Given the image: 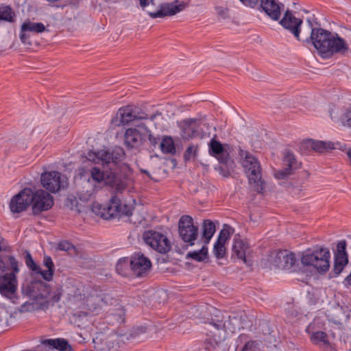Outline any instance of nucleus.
Instances as JSON below:
<instances>
[{
  "label": "nucleus",
  "mask_w": 351,
  "mask_h": 351,
  "mask_svg": "<svg viewBox=\"0 0 351 351\" xmlns=\"http://www.w3.org/2000/svg\"><path fill=\"white\" fill-rule=\"evenodd\" d=\"M129 265L130 264L128 258L125 257L120 258L116 265V271L119 274L123 276H127L126 270Z\"/></svg>",
  "instance_id": "obj_36"
},
{
  "label": "nucleus",
  "mask_w": 351,
  "mask_h": 351,
  "mask_svg": "<svg viewBox=\"0 0 351 351\" xmlns=\"http://www.w3.org/2000/svg\"><path fill=\"white\" fill-rule=\"evenodd\" d=\"M350 351H351V350Z\"/></svg>",
  "instance_id": "obj_62"
},
{
  "label": "nucleus",
  "mask_w": 351,
  "mask_h": 351,
  "mask_svg": "<svg viewBox=\"0 0 351 351\" xmlns=\"http://www.w3.org/2000/svg\"><path fill=\"white\" fill-rule=\"evenodd\" d=\"M259 10L263 11L274 21H279L284 4L277 0H259Z\"/></svg>",
  "instance_id": "obj_18"
},
{
  "label": "nucleus",
  "mask_w": 351,
  "mask_h": 351,
  "mask_svg": "<svg viewBox=\"0 0 351 351\" xmlns=\"http://www.w3.org/2000/svg\"><path fill=\"white\" fill-rule=\"evenodd\" d=\"M71 204L73 205V202L77 203V201L75 198H73V199H71Z\"/></svg>",
  "instance_id": "obj_59"
},
{
  "label": "nucleus",
  "mask_w": 351,
  "mask_h": 351,
  "mask_svg": "<svg viewBox=\"0 0 351 351\" xmlns=\"http://www.w3.org/2000/svg\"><path fill=\"white\" fill-rule=\"evenodd\" d=\"M157 116V114H152V115H148V119H151L152 121L154 120L156 117Z\"/></svg>",
  "instance_id": "obj_57"
},
{
  "label": "nucleus",
  "mask_w": 351,
  "mask_h": 351,
  "mask_svg": "<svg viewBox=\"0 0 351 351\" xmlns=\"http://www.w3.org/2000/svg\"><path fill=\"white\" fill-rule=\"evenodd\" d=\"M145 141V134L135 128H130L125 131L123 144L128 150L139 151Z\"/></svg>",
  "instance_id": "obj_14"
},
{
  "label": "nucleus",
  "mask_w": 351,
  "mask_h": 351,
  "mask_svg": "<svg viewBox=\"0 0 351 351\" xmlns=\"http://www.w3.org/2000/svg\"><path fill=\"white\" fill-rule=\"evenodd\" d=\"M226 318V315H224L221 311L215 308L212 313L210 324L213 326L217 330H223Z\"/></svg>",
  "instance_id": "obj_28"
},
{
  "label": "nucleus",
  "mask_w": 351,
  "mask_h": 351,
  "mask_svg": "<svg viewBox=\"0 0 351 351\" xmlns=\"http://www.w3.org/2000/svg\"><path fill=\"white\" fill-rule=\"evenodd\" d=\"M313 140L306 139L300 145V151L302 154H308L313 151Z\"/></svg>",
  "instance_id": "obj_37"
},
{
  "label": "nucleus",
  "mask_w": 351,
  "mask_h": 351,
  "mask_svg": "<svg viewBox=\"0 0 351 351\" xmlns=\"http://www.w3.org/2000/svg\"><path fill=\"white\" fill-rule=\"evenodd\" d=\"M134 121L133 106H127L121 108L111 120V125L114 127L128 124Z\"/></svg>",
  "instance_id": "obj_21"
},
{
  "label": "nucleus",
  "mask_w": 351,
  "mask_h": 351,
  "mask_svg": "<svg viewBox=\"0 0 351 351\" xmlns=\"http://www.w3.org/2000/svg\"><path fill=\"white\" fill-rule=\"evenodd\" d=\"M241 328L242 326L240 318L236 315H226L224 330L233 333Z\"/></svg>",
  "instance_id": "obj_30"
},
{
  "label": "nucleus",
  "mask_w": 351,
  "mask_h": 351,
  "mask_svg": "<svg viewBox=\"0 0 351 351\" xmlns=\"http://www.w3.org/2000/svg\"><path fill=\"white\" fill-rule=\"evenodd\" d=\"M97 162H101L103 166H106L111 171L118 169L120 171H130V166L123 162L125 158V152L121 147H114L112 149H101L95 153Z\"/></svg>",
  "instance_id": "obj_7"
},
{
  "label": "nucleus",
  "mask_w": 351,
  "mask_h": 351,
  "mask_svg": "<svg viewBox=\"0 0 351 351\" xmlns=\"http://www.w3.org/2000/svg\"><path fill=\"white\" fill-rule=\"evenodd\" d=\"M40 182L43 187L51 193L58 192L67 185L66 177L56 171L43 173Z\"/></svg>",
  "instance_id": "obj_12"
},
{
  "label": "nucleus",
  "mask_w": 351,
  "mask_h": 351,
  "mask_svg": "<svg viewBox=\"0 0 351 351\" xmlns=\"http://www.w3.org/2000/svg\"><path fill=\"white\" fill-rule=\"evenodd\" d=\"M330 258V252L328 247L316 245L302 252L301 263L304 266L313 267L322 274L329 269Z\"/></svg>",
  "instance_id": "obj_6"
},
{
  "label": "nucleus",
  "mask_w": 351,
  "mask_h": 351,
  "mask_svg": "<svg viewBox=\"0 0 351 351\" xmlns=\"http://www.w3.org/2000/svg\"><path fill=\"white\" fill-rule=\"evenodd\" d=\"M249 249V245L247 242L241 239H234V244L232 246V252L234 255L245 263H246V252Z\"/></svg>",
  "instance_id": "obj_26"
},
{
  "label": "nucleus",
  "mask_w": 351,
  "mask_h": 351,
  "mask_svg": "<svg viewBox=\"0 0 351 351\" xmlns=\"http://www.w3.org/2000/svg\"><path fill=\"white\" fill-rule=\"evenodd\" d=\"M129 264L133 274L137 277L146 276L152 267L149 258L141 252L134 254L129 258Z\"/></svg>",
  "instance_id": "obj_13"
},
{
  "label": "nucleus",
  "mask_w": 351,
  "mask_h": 351,
  "mask_svg": "<svg viewBox=\"0 0 351 351\" xmlns=\"http://www.w3.org/2000/svg\"><path fill=\"white\" fill-rule=\"evenodd\" d=\"M42 344L49 349H56L59 351H73L69 341L63 338L45 339L42 341Z\"/></svg>",
  "instance_id": "obj_23"
},
{
  "label": "nucleus",
  "mask_w": 351,
  "mask_h": 351,
  "mask_svg": "<svg viewBox=\"0 0 351 351\" xmlns=\"http://www.w3.org/2000/svg\"><path fill=\"white\" fill-rule=\"evenodd\" d=\"M16 14L10 5H0V21L13 23L15 21Z\"/></svg>",
  "instance_id": "obj_31"
},
{
  "label": "nucleus",
  "mask_w": 351,
  "mask_h": 351,
  "mask_svg": "<svg viewBox=\"0 0 351 351\" xmlns=\"http://www.w3.org/2000/svg\"><path fill=\"white\" fill-rule=\"evenodd\" d=\"M346 246L347 243L346 240H341L337 243V249L334 252L335 260L333 271L336 275H339L348 263Z\"/></svg>",
  "instance_id": "obj_17"
},
{
  "label": "nucleus",
  "mask_w": 351,
  "mask_h": 351,
  "mask_svg": "<svg viewBox=\"0 0 351 351\" xmlns=\"http://www.w3.org/2000/svg\"><path fill=\"white\" fill-rule=\"evenodd\" d=\"M213 251L215 253V256L217 258H222L224 257L226 254V247L224 245L215 243L214 245Z\"/></svg>",
  "instance_id": "obj_41"
},
{
  "label": "nucleus",
  "mask_w": 351,
  "mask_h": 351,
  "mask_svg": "<svg viewBox=\"0 0 351 351\" xmlns=\"http://www.w3.org/2000/svg\"><path fill=\"white\" fill-rule=\"evenodd\" d=\"M16 291V280L14 274H5L0 276V293L11 298Z\"/></svg>",
  "instance_id": "obj_22"
},
{
  "label": "nucleus",
  "mask_w": 351,
  "mask_h": 351,
  "mask_svg": "<svg viewBox=\"0 0 351 351\" xmlns=\"http://www.w3.org/2000/svg\"><path fill=\"white\" fill-rule=\"evenodd\" d=\"M279 23L283 28L291 33L298 40H301L300 34L303 21L301 19L296 18L291 10H287L285 12Z\"/></svg>",
  "instance_id": "obj_16"
},
{
  "label": "nucleus",
  "mask_w": 351,
  "mask_h": 351,
  "mask_svg": "<svg viewBox=\"0 0 351 351\" xmlns=\"http://www.w3.org/2000/svg\"><path fill=\"white\" fill-rule=\"evenodd\" d=\"M8 260H9V263L10 265V267L12 270V273L11 274L15 275L16 273H18L19 271V269L18 267V261L12 256H10L8 258Z\"/></svg>",
  "instance_id": "obj_47"
},
{
  "label": "nucleus",
  "mask_w": 351,
  "mask_h": 351,
  "mask_svg": "<svg viewBox=\"0 0 351 351\" xmlns=\"http://www.w3.org/2000/svg\"><path fill=\"white\" fill-rule=\"evenodd\" d=\"M347 156H348V157L349 158L350 163V165H351V148H350V149L347 151Z\"/></svg>",
  "instance_id": "obj_55"
},
{
  "label": "nucleus",
  "mask_w": 351,
  "mask_h": 351,
  "mask_svg": "<svg viewBox=\"0 0 351 351\" xmlns=\"http://www.w3.org/2000/svg\"><path fill=\"white\" fill-rule=\"evenodd\" d=\"M215 10L217 15L221 17V19H225L228 17L229 9L228 8H224L222 6H215Z\"/></svg>",
  "instance_id": "obj_44"
},
{
  "label": "nucleus",
  "mask_w": 351,
  "mask_h": 351,
  "mask_svg": "<svg viewBox=\"0 0 351 351\" xmlns=\"http://www.w3.org/2000/svg\"><path fill=\"white\" fill-rule=\"evenodd\" d=\"M23 258L27 267L31 271H32L36 274L40 273V267L34 261L32 256L29 251L25 250L23 252Z\"/></svg>",
  "instance_id": "obj_35"
},
{
  "label": "nucleus",
  "mask_w": 351,
  "mask_h": 351,
  "mask_svg": "<svg viewBox=\"0 0 351 351\" xmlns=\"http://www.w3.org/2000/svg\"><path fill=\"white\" fill-rule=\"evenodd\" d=\"M141 173L146 174L149 178H151V175L148 171H147L145 169H141Z\"/></svg>",
  "instance_id": "obj_56"
},
{
  "label": "nucleus",
  "mask_w": 351,
  "mask_h": 351,
  "mask_svg": "<svg viewBox=\"0 0 351 351\" xmlns=\"http://www.w3.org/2000/svg\"><path fill=\"white\" fill-rule=\"evenodd\" d=\"M343 121H345L348 126L351 128V104L345 110Z\"/></svg>",
  "instance_id": "obj_46"
},
{
  "label": "nucleus",
  "mask_w": 351,
  "mask_h": 351,
  "mask_svg": "<svg viewBox=\"0 0 351 351\" xmlns=\"http://www.w3.org/2000/svg\"><path fill=\"white\" fill-rule=\"evenodd\" d=\"M262 332L264 335H270L273 330L267 322H263L260 324Z\"/></svg>",
  "instance_id": "obj_49"
},
{
  "label": "nucleus",
  "mask_w": 351,
  "mask_h": 351,
  "mask_svg": "<svg viewBox=\"0 0 351 351\" xmlns=\"http://www.w3.org/2000/svg\"><path fill=\"white\" fill-rule=\"evenodd\" d=\"M322 348L324 351H337L335 348H334L332 345L330 343L329 341H328V343H326Z\"/></svg>",
  "instance_id": "obj_52"
},
{
  "label": "nucleus",
  "mask_w": 351,
  "mask_h": 351,
  "mask_svg": "<svg viewBox=\"0 0 351 351\" xmlns=\"http://www.w3.org/2000/svg\"><path fill=\"white\" fill-rule=\"evenodd\" d=\"M199 315H200V314H198V315H195V314H194V315H193V316H195V317H199Z\"/></svg>",
  "instance_id": "obj_61"
},
{
  "label": "nucleus",
  "mask_w": 351,
  "mask_h": 351,
  "mask_svg": "<svg viewBox=\"0 0 351 351\" xmlns=\"http://www.w3.org/2000/svg\"><path fill=\"white\" fill-rule=\"evenodd\" d=\"M5 271V264L3 261L0 258V276Z\"/></svg>",
  "instance_id": "obj_53"
},
{
  "label": "nucleus",
  "mask_w": 351,
  "mask_h": 351,
  "mask_svg": "<svg viewBox=\"0 0 351 351\" xmlns=\"http://www.w3.org/2000/svg\"><path fill=\"white\" fill-rule=\"evenodd\" d=\"M178 233L187 248L193 246L198 238V227L194 224L193 219L189 215H182L178 221Z\"/></svg>",
  "instance_id": "obj_9"
},
{
  "label": "nucleus",
  "mask_w": 351,
  "mask_h": 351,
  "mask_svg": "<svg viewBox=\"0 0 351 351\" xmlns=\"http://www.w3.org/2000/svg\"><path fill=\"white\" fill-rule=\"evenodd\" d=\"M202 238L204 243L207 245L215 232V225L211 220L205 219L202 223Z\"/></svg>",
  "instance_id": "obj_29"
},
{
  "label": "nucleus",
  "mask_w": 351,
  "mask_h": 351,
  "mask_svg": "<svg viewBox=\"0 0 351 351\" xmlns=\"http://www.w3.org/2000/svg\"><path fill=\"white\" fill-rule=\"evenodd\" d=\"M206 245L205 244L197 251L189 252L186 255V258H190L198 262L204 261L208 256V248Z\"/></svg>",
  "instance_id": "obj_33"
},
{
  "label": "nucleus",
  "mask_w": 351,
  "mask_h": 351,
  "mask_svg": "<svg viewBox=\"0 0 351 351\" xmlns=\"http://www.w3.org/2000/svg\"><path fill=\"white\" fill-rule=\"evenodd\" d=\"M197 146L193 145L189 146L184 154V161H190L192 158H194L197 155Z\"/></svg>",
  "instance_id": "obj_39"
},
{
  "label": "nucleus",
  "mask_w": 351,
  "mask_h": 351,
  "mask_svg": "<svg viewBox=\"0 0 351 351\" xmlns=\"http://www.w3.org/2000/svg\"><path fill=\"white\" fill-rule=\"evenodd\" d=\"M297 261L295 254L293 252L285 250L276 253L272 263L278 268L290 269L295 265Z\"/></svg>",
  "instance_id": "obj_19"
},
{
  "label": "nucleus",
  "mask_w": 351,
  "mask_h": 351,
  "mask_svg": "<svg viewBox=\"0 0 351 351\" xmlns=\"http://www.w3.org/2000/svg\"><path fill=\"white\" fill-rule=\"evenodd\" d=\"M138 127L142 128L145 130V132L144 133V134H145V136L147 135L151 145H152L153 147H156L159 143L160 138L158 136H154L152 134L151 130L145 124H141L138 125Z\"/></svg>",
  "instance_id": "obj_38"
},
{
  "label": "nucleus",
  "mask_w": 351,
  "mask_h": 351,
  "mask_svg": "<svg viewBox=\"0 0 351 351\" xmlns=\"http://www.w3.org/2000/svg\"><path fill=\"white\" fill-rule=\"evenodd\" d=\"M21 291L24 295L36 302L43 300L40 303L42 308H48L50 303L53 305L58 302L62 295V289L58 287L53 291L52 296L50 300H48V297L52 291L51 287L49 284L41 280H34L26 285H23L21 287Z\"/></svg>",
  "instance_id": "obj_4"
},
{
  "label": "nucleus",
  "mask_w": 351,
  "mask_h": 351,
  "mask_svg": "<svg viewBox=\"0 0 351 351\" xmlns=\"http://www.w3.org/2000/svg\"><path fill=\"white\" fill-rule=\"evenodd\" d=\"M209 153L217 158L219 162V165L216 166L215 169L222 176L229 177L235 167V163L227 150L223 148V145L220 142L212 139L209 143Z\"/></svg>",
  "instance_id": "obj_8"
},
{
  "label": "nucleus",
  "mask_w": 351,
  "mask_h": 351,
  "mask_svg": "<svg viewBox=\"0 0 351 351\" xmlns=\"http://www.w3.org/2000/svg\"><path fill=\"white\" fill-rule=\"evenodd\" d=\"M259 349V343L256 341H249L243 347L241 351H256Z\"/></svg>",
  "instance_id": "obj_43"
},
{
  "label": "nucleus",
  "mask_w": 351,
  "mask_h": 351,
  "mask_svg": "<svg viewBox=\"0 0 351 351\" xmlns=\"http://www.w3.org/2000/svg\"><path fill=\"white\" fill-rule=\"evenodd\" d=\"M189 2L190 0H174L171 3H162L158 5V9L156 11H148L147 14L152 19L174 16L184 10Z\"/></svg>",
  "instance_id": "obj_11"
},
{
  "label": "nucleus",
  "mask_w": 351,
  "mask_h": 351,
  "mask_svg": "<svg viewBox=\"0 0 351 351\" xmlns=\"http://www.w3.org/2000/svg\"><path fill=\"white\" fill-rule=\"evenodd\" d=\"M145 243L160 254H167L171 249L168 238L163 234L154 230L145 231L143 234Z\"/></svg>",
  "instance_id": "obj_10"
},
{
  "label": "nucleus",
  "mask_w": 351,
  "mask_h": 351,
  "mask_svg": "<svg viewBox=\"0 0 351 351\" xmlns=\"http://www.w3.org/2000/svg\"><path fill=\"white\" fill-rule=\"evenodd\" d=\"M139 3L142 8H145L146 6L149 5L150 3L154 5V0H139Z\"/></svg>",
  "instance_id": "obj_50"
},
{
  "label": "nucleus",
  "mask_w": 351,
  "mask_h": 351,
  "mask_svg": "<svg viewBox=\"0 0 351 351\" xmlns=\"http://www.w3.org/2000/svg\"><path fill=\"white\" fill-rule=\"evenodd\" d=\"M46 31V27L43 23H35L30 20H26L21 25L20 39L23 44L31 45L29 41V34H40Z\"/></svg>",
  "instance_id": "obj_20"
},
{
  "label": "nucleus",
  "mask_w": 351,
  "mask_h": 351,
  "mask_svg": "<svg viewBox=\"0 0 351 351\" xmlns=\"http://www.w3.org/2000/svg\"><path fill=\"white\" fill-rule=\"evenodd\" d=\"M210 343L211 344V346H212L213 348H215V346H217V341H215V344H212L211 339H209V341H208V343H207V345H208V344H210Z\"/></svg>",
  "instance_id": "obj_58"
},
{
  "label": "nucleus",
  "mask_w": 351,
  "mask_h": 351,
  "mask_svg": "<svg viewBox=\"0 0 351 351\" xmlns=\"http://www.w3.org/2000/svg\"><path fill=\"white\" fill-rule=\"evenodd\" d=\"M312 325L310 324L306 329V332L310 335L311 341L314 344H319L322 343V348L326 344L328 343V336L327 334L323 331H315L313 332L311 330Z\"/></svg>",
  "instance_id": "obj_27"
},
{
  "label": "nucleus",
  "mask_w": 351,
  "mask_h": 351,
  "mask_svg": "<svg viewBox=\"0 0 351 351\" xmlns=\"http://www.w3.org/2000/svg\"><path fill=\"white\" fill-rule=\"evenodd\" d=\"M3 241V239L0 237V252L5 250V246L2 245Z\"/></svg>",
  "instance_id": "obj_54"
},
{
  "label": "nucleus",
  "mask_w": 351,
  "mask_h": 351,
  "mask_svg": "<svg viewBox=\"0 0 351 351\" xmlns=\"http://www.w3.org/2000/svg\"><path fill=\"white\" fill-rule=\"evenodd\" d=\"M134 120L147 119L148 114L141 108L133 106Z\"/></svg>",
  "instance_id": "obj_42"
},
{
  "label": "nucleus",
  "mask_w": 351,
  "mask_h": 351,
  "mask_svg": "<svg viewBox=\"0 0 351 351\" xmlns=\"http://www.w3.org/2000/svg\"><path fill=\"white\" fill-rule=\"evenodd\" d=\"M31 204L33 215H37L53 206V198L43 189L34 192L29 188H25L11 199L10 208L12 213H19L25 210Z\"/></svg>",
  "instance_id": "obj_3"
},
{
  "label": "nucleus",
  "mask_w": 351,
  "mask_h": 351,
  "mask_svg": "<svg viewBox=\"0 0 351 351\" xmlns=\"http://www.w3.org/2000/svg\"><path fill=\"white\" fill-rule=\"evenodd\" d=\"M73 248V245L67 241H60L58 245V249L62 251H69Z\"/></svg>",
  "instance_id": "obj_45"
},
{
  "label": "nucleus",
  "mask_w": 351,
  "mask_h": 351,
  "mask_svg": "<svg viewBox=\"0 0 351 351\" xmlns=\"http://www.w3.org/2000/svg\"><path fill=\"white\" fill-rule=\"evenodd\" d=\"M43 264L47 268V269L43 270L40 268V273H38V274H40L45 280L49 282L52 280L55 272L53 262L49 256L45 255L43 257Z\"/></svg>",
  "instance_id": "obj_25"
},
{
  "label": "nucleus",
  "mask_w": 351,
  "mask_h": 351,
  "mask_svg": "<svg viewBox=\"0 0 351 351\" xmlns=\"http://www.w3.org/2000/svg\"><path fill=\"white\" fill-rule=\"evenodd\" d=\"M239 155L242 158L241 165L248 178L249 184L257 193H263L264 181L262 180V168L260 162L254 155L241 148Z\"/></svg>",
  "instance_id": "obj_5"
},
{
  "label": "nucleus",
  "mask_w": 351,
  "mask_h": 351,
  "mask_svg": "<svg viewBox=\"0 0 351 351\" xmlns=\"http://www.w3.org/2000/svg\"><path fill=\"white\" fill-rule=\"evenodd\" d=\"M191 309L192 311H193V310H195V311H196V310H197L196 306H192V307L191 308Z\"/></svg>",
  "instance_id": "obj_60"
},
{
  "label": "nucleus",
  "mask_w": 351,
  "mask_h": 351,
  "mask_svg": "<svg viewBox=\"0 0 351 351\" xmlns=\"http://www.w3.org/2000/svg\"><path fill=\"white\" fill-rule=\"evenodd\" d=\"M244 6L250 8H256L258 6L259 0H239Z\"/></svg>",
  "instance_id": "obj_48"
},
{
  "label": "nucleus",
  "mask_w": 351,
  "mask_h": 351,
  "mask_svg": "<svg viewBox=\"0 0 351 351\" xmlns=\"http://www.w3.org/2000/svg\"><path fill=\"white\" fill-rule=\"evenodd\" d=\"M303 41L312 43L324 58H330L334 55L345 56L350 50L344 38L337 33H332L323 28L312 29L310 36Z\"/></svg>",
  "instance_id": "obj_2"
},
{
  "label": "nucleus",
  "mask_w": 351,
  "mask_h": 351,
  "mask_svg": "<svg viewBox=\"0 0 351 351\" xmlns=\"http://www.w3.org/2000/svg\"><path fill=\"white\" fill-rule=\"evenodd\" d=\"M196 121L197 119H186L183 120V125L182 127V136L184 138H193L197 136V128L193 125Z\"/></svg>",
  "instance_id": "obj_24"
},
{
  "label": "nucleus",
  "mask_w": 351,
  "mask_h": 351,
  "mask_svg": "<svg viewBox=\"0 0 351 351\" xmlns=\"http://www.w3.org/2000/svg\"><path fill=\"white\" fill-rule=\"evenodd\" d=\"M90 173V177L87 180L88 184H90V189L83 191L80 195V199L84 202H88L95 197L97 192L103 186L109 185L114 191L112 193L108 204L105 206L94 204L92 207L93 212L105 219L130 217L132 215L133 208L121 202L120 193L125 189V185L117 173L112 171L104 172L97 167H92Z\"/></svg>",
  "instance_id": "obj_1"
},
{
  "label": "nucleus",
  "mask_w": 351,
  "mask_h": 351,
  "mask_svg": "<svg viewBox=\"0 0 351 351\" xmlns=\"http://www.w3.org/2000/svg\"><path fill=\"white\" fill-rule=\"evenodd\" d=\"M316 19H314V17L311 19L310 18L307 19L306 21L310 27V28L315 29V27H313L314 23L317 24V22L316 21ZM312 32V30L311 31V33Z\"/></svg>",
  "instance_id": "obj_51"
},
{
  "label": "nucleus",
  "mask_w": 351,
  "mask_h": 351,
  "mask_svg": "<svg viewBox=\"0 0 351 351\" xmlns=\"http://www.w3.org/2000/svg\"><path fill=\"white\" fill-rule=\"evenodd\" d=\"M313 151L319 153H324L328 150L335 149L334 143L330 141L326 142L313 140Z\"/></svg>",
  "instance_id": "obj_34"
},
{
  "label": "nucleus",
  "mask_w": 351,
  "mask_h": 351,
  "mask_svg": "<svg viewBox=\"0 0 351 351\" xmlns=\"http://www.w3.org/2000/svg\"><path fill=\"white\" fill-rule=\"evenodd\" d=\"M283 169L278 170L275 173V177L281 180L286 178L288 176L293 173V171L300 167L301 163L298 162L294 154L290 149H285L282 159Z\"/></svg>",
  "instance_id": "obj_15"
},
{
  "label": "nucleus",
  "mask_w": 351,
  "mask_h": 351,
  "mask_svg": "<svg viewBox=\"0 0 351 351\" xmlns=\"http://www.w3.org/2000/svg\"><path fill=\"white\" fill-rule=\"evenodd\" d=\"M160 147L164 154H173L176 153L174 142L171 136H165L160 143Z\"/></svg>",
  "instance_id": "obj_32"
},
{
  "label": "nucleus",
  "mask_w": 351,
  "mask_h": 351,
  "mask_svg": "<svg viewBox=\"0 0 351 351\" xmlns=\"http://www.w3.org/2000/svg\"><path fill=\"white\" fill-rule=\"evenodd\" d=\"M228 228H223L218 236L217 240L216 243H219L223 245H225L226 241L230 237V231L229 228L230 227L228 226H226Z\"/></svg>",
  "instance_id": "obj_40"
}]
</instances>
